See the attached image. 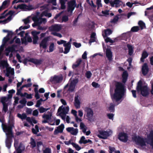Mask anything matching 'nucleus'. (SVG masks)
<instances>
[{
  "mask_svg": "<svg viewBox=\"0 0 153 153\" xmlns=\"http://www.w3.org/2000/svg\"><path fill=\"white\" fill-rule=\"evenodd\" d=\"M115 85L114 93L111 97V98L113 101L115 100L116 102H118L124 95L126 89L124 85L121 82L116 81Z\"/></svg>",
  "mask_w": 153,
  "mask_h": 153,
  "instance_id": "obj_1",
  "label": "nucleus"
},
{
  "mask_svg": "<svg viewBox=\"0 0 153 153\" xmlns=\"http://www.w3.org/2000/svg\"><path fill=\"white\" fill-rule=\"evenodd\" d=\"M136 89L138 92H140L141 94L143 97H146L149 95V90L147 86L143 85L141 80H140L138 82Z\"/></svg>",
  "mask_w": 153,
  "mask_h": 153,
  "instance_id": "obj_2",
  "label": "nucleus"
},
{
  "mask_svg": "<svg viewBox=\"0 0 153 153\" xmlns=\"http://www.w3.org/2000/svg\"><path fill=\"white\" fill-rule=\"evenodd\" d=\"M147 138L144 139L142 137L135 136L132 138L133 140L136 143L141 147L145 146L146 145V143H148L147 140Z\"/></svg>",
  "mask_w": 153,
  "mask_h": 153,
  "instance_id": "obj_3",
  "label": "nucleus"
},
{
  "mask_svg": "<svg viewBox=\"0 0 153 153\" xmlns=\"http://www.w3.org/2000/svg\"><path fill=\"white\" fill-rule=\"evenodd\" d=\"M84 110L86 113V116L87 119L88 121L91 122L93 120L94 112L93 110L89 107H85Z\"/></svg>",
  "mask_w": 153,
  "mask_h": 153,
  "instance_id": "obj_4",
  "label": "nucleus"
},
{
  "mask_svg": "<svg viewBox=\"0 0 153 153\" xmlns=\"http://www.w3.org/2000/svg\"><path fill=\"white\" fill-rule=\"evenodd\" d=\"M105 3L106 4H108L109 3L111 6L112 7H120L122 5L120 4H123V2L120 0H114L113 1L109 0H104Z\"/></svg>",
  "mask_w": 153,
  "mask_h": 153,
  "instance_id": "obj_5",
  "label": "nucleus"
},
{
  "mask_svg": "<svg viewBox=\"0 0 153 153\" xmlns=\"http://www.w3.org/2000/svg\"><path fill=\"white\" fill-rule=\"evenodd\" d=\"M31 62L36 65H40L42 63V61L41 59H38L33 58H30L29 59H28L26 58L24 59L23 61V63L25 65H26L28 62Z\"/></svg>",
  "mask_w": 153,
  "mask_h": 153,
  "instance_id": "obj_6",
  "label": "nucleus"
},
{
  "mask_svg": "<svg viewBox=\"0 0 153 153\" xmlns=\"http://www.w3.org/2000/svg\"><path fill=\"white\" fill-rule=\"evenodd\" d=\"M13 126V125L12 124H10L8 126L4 125L3 129L4 132H7L6 133L7 136H13L12 130Z\"/></svg>",
  "mask_w": 153,
  "mask_h": 153,
  "instance_id": "obj_7",
  "label": "nucleus"
},
{
  "mask_svg": "<svg viewBox=\"0 0 153 153\" xmlns=\"http://www.w3.org/2000/svg\"><path fill=\"white\" fill-rule=\"evenodd\" d=\"M76 0H71L68 2L67 11L71 14L76 7Z\"/></svg>",
  "mask_w": 153,
  "mask_h": 153,
  "instance_id": "obj_8",
  "label": "nucleus"
},
{
  "mask_svg": "<svg viewBox=\"0 0 153 153\" xmlns=\"http://www.w3.org/2000/svg\"><path fill=\"white\" fill-rule=\"evenodd\" d=\"M50 39L49 36H47L43 38L39 43L40 48H42L43 49L45 50L47 48L48 45V42Z\"/></svg>",
  "mask_w": 153,
  "mask_h": 153,
  "instance_id": "obj_9",
  "label": "nucleus"
},
{
  "mask_svg": "<svg viewBox=\"0 0 153 153\" xmlns=\"http://www.w3.org/2000/svg\"><path fill=\"white\" fill-rule=\"evenodd\" d=\"M128 136L127 133L124 132H121L118 135V138L121 141L123 142H126L128 140Z\"/></svg>",
  "mask_w": 153,
  "mask_h": 153,
  "instance_id": "obj_10",
  "label": "nucleus"
},
{
  "mask_svg": "<svg viewBox=\"0 0 153 153\" xmlns=\"http://www.w3.org/2000/svg\"><path fill=\"white\" fill-rule=\"evenodd\" d=\"M99 134H98V137L101 139H106L109 136L108 132L107 131H103L102 130H99Z\"/></svg>",
  "mask_w": 153,
  "mask_h": 153,
  "instance_id": "obj_11",
  "label": "nucleus"
},
{
  "mask_svg": "<svg viewBox=\"0 0 153 153\" xmlns=\"http://www.w3.org/2000/svg\"><path fill=\"white\" fill-rule=\"evenodd\" d=\"M147 140L148 144H149L153 148V130H151L147 135Z\"/></svg>",
  "mask_w": 153,
  "mask_h": 153,
  "instance_id": "obj_12",
  "label": "nucleus"
},
{
  "mask_svg": "<svg viewBox=\"0 0 153 153\" xmlns=\"http://www.w3.org/2000/svg\"><path fill=\"white\" fill-rule=\"evenodd\" d=\"M62 26L61 25L54 24L52 25L49 27V29L52 31H59L62 29Z\"/></svg>",
  "mask_w": 153,
  "mask_h": 153,
  "instance_id": "obj_13",
  "label": "nucleus"
},
{
  "mask_svg": "<svg viewBox=\"0 0 153 153\" xmlns=\"http://www.w3.org/2000/svg\"><path fill=\"white\" fill-rule=\"evenodd\" d=\"M106 56L109 62H110L112 60V53L110 48L106 49Z\"/></svg>",
  "mask_w": 153,
  "mask_h": 153,
  "instance_id": "obj_14",
  "label": "nucleus"
},
{
  "mask_svg": "<svg viewBox=\"0 0 153 153\" xmlns=\"http://www.w3.org/2000/svg\"><path fill=\"white\" fill-rule=\"evenodd\" d=\"M64 128V125L63 124H61L60 125L57 127V129H55L54 131V134L56 135L59 133H62Z\"/></svg>",
  "mask_w": 153,
  "mask_h": 153,
  "instance_id": "obj_15",
  "label": "nucleus"
},
{
  "mask_svg": "<svg viewBox=\"0 0 153 153\" xmlns=\"http://www.w3.org/2000/svg\"><path fill=\"white\" fill-rule=\"evenodd\" d=\"M66 130L68 132L74 135H76L78 132V129L77 128H74L73 127L67 128Z\"/></svg>",
  "mask_w": 153,
  "mask_h": 153,
  "instance_id": "obj_16",
  "label": "nucleus"
},
{
  "mask_svg": "<svg viewBox=\"0 0 153 153\" xmlns=\"http://www.w3.org/2000/svg\"><path fill=\"white\" fill-rule=\"evenodd\" d=\"M63 79L62 76H54L53 77H51L50 79V81L51 82H55L56 83H59Z\"/></svg>",
  "mask_w": 153,
  "mask_h": 153,
  "instance_id": "obj_17",
  "label": "nucleus"
},
{
  "mask_svg": "<svg viewBox=\"0 0 153 153\" xmlns=\"http://www.w3.org/2000/svg\"><path fill=\"white\" fill-rule=\"evenodd\" d=\"M142 74L144 76L146 75L149 71V68L146 63H145L142 66Z\"/></svg>",
  "mask_w": 153,
  "mask_h": 153,
  "instance_id": "obj_18",
  "label": "nucleus"
},
{
  "mask_svg": "<svg viewBox=\"0 0 153 153\" xmlns=\"http://www.w3.org/2000/svg\"><path fill=\"white\" fill-rule=\"evenodd\" d=\"M69 110V108L68 106L66 107L63 108V106L62 105L61 106L59 107L58 110V112H60L61 111H62V113L63 114L65 115L68 113V112Z\"/></svg>",
  "mask_w": 153,
  "mask_h": 153,
  "instance_id": "obj_19",
  "label": "nucleus"
},
{
  "mask_svg": "<svg viewBox=\"0 0 153 153\" xmlns=\"http://www.w3.org/2000/svg\"><path fill=\"white\" fill-rule=\"evenodd\" d=\"M13 137V136H7V138L5 141V143L6 146L8 149H10V148L12 140Z\"/></svg>",
  "mask_w": 153,
  "mask_h": 153,
  "instance_id": "obj_20",
  "label": "nucleus"
},
{
  "mask_svg": "<svg viewBox=\"0 0 153 153\" xmlns=\"http://www.w3.org/2000/svg\"><path fill=\"white\" fill-rule=\"evenodd\" d=\"M79 96L78 95H76L74 97V105L77 108L80 107V102L79 99Z\"/></svg>",
  "mask_w": 153,
  "mask_h": 153,
  "instance_id": "obj_21",
  "label": "nucleus"
},
{
  "mask_svg": "<svg viewBox=\"0 0 153 153\" xmlns=\"http://www.w3.org/2000/svg\"><path fill=\"white\" fill-rule=\"evenodd\" d=\"M6 76L7 77H9L10 74L13 75L14 74V69L13 68H11L10 67L7 68L6 69Z\"/></svg>",
  "mask_w": 153,
  "mask_h": 153,
  "instance_id": "obj_22",
  "label": "nucleus"
},
{
  "mask_svg": "<svg viewBox=\"0 0 153 153\" xmlns=\"http://www.w3.org/2000/svg\"><path fill=\"white\" fill-rule=\"evenodd\" d=\"M128 74L127 71H125L123 73L122 75V82L123 83H125L126 82L128 77Z\"/></svg>",
  "mask_w": 153,
  "mask_h": 153,
  "instance_id": "obj_23",
  "label": "nucleus"
},
{
  "mask_svg": "<svg viewBox=\"0 0 153 153\" xmlns=\"http://www.w3.org/2000/svg\"><path fill=\"white\" fill-rule=\"evenodd\" d=\"M112 30L108 28L104 30L105 34H102V35L104 38L105 39V38L107 37L108 35H110L112 34Z\"/></svg>",
  "mask_w": 153,
  "mask_h": 153,
  "instance_id": "obj_24",
  "label": "nucleus"
},
{
  "mask_svg": "<svg viewBox=\"0 0 153 153\" xmlns=\"http://www.w3.org/2000/svg\"><path fill=\"white\" fill-rule=\"evenodd\" d=\"M148 53L146 51H144L142 53V56L140 58V61L142 62H144V59L146 58L148 56Z\"/></svg>",
  "mask_w": 153,
  "mask_h": 153,
  "instance_id": "obj_25",
  "label": "nucleus"
},
{
  "mask_svg": "<svg viewBox=\"0 0 153 153\" xmlns=\"http://www.w3.org/2000/svg\"><path fill=\"white\" fill-rule=\"evenodd\" d=\"M82 60L81 59H79L76 62V64H73L72 65V68L75 69L78 67L81 64Z\"/></svg>",
  "mask_w": 153,
  "mask_h": 153,
  "instance_id": "obj_26",
  "label": "nucleus"
},
{
  "mask_svg": "<svg viewBox=\"0 0 153 153\" xmlns=\"http://www.w3.org/2000/svg\"><path fill=\"white\" fill-rule=\"evenodd\" d=\"M127 47L128 50V54L130 56H131L134 52L133 48L132 45L129 44L127 45Z\"/></svg>",
  "mask_w": 153,
  "mask_h": 153,
  "instance_id": "obj_27",
  "label": "nucleus"
},
{
  "mask_svg": "<svg viewBox=\"0 0 153 153\" xmlns=\"http://www.w3.org/2000/svg\"><path fill=\"white\" fill-rule=\"evenodd\" d=\"M63 46L65 47V51L63 53L65 54H67L69 52L71 48V45H68L66 44H64Z\"/></svg>",
  "mask_w": 153,
  "mask_h": 153,
  "instance_id": "obj_28",
  "label": "nucleus"
},
{
  "mask_svg": "<svg viewBox=\"0 0 153 153\" xmlns=\"http://www.w3.org/2000/svg\"><path fill=\"white\" fill-rule=\"evenodd\" d=\"M27 5L24 4H22L17 5V8L22 10L23 11L27 10Z\"/></svg>",
  "mask_w": 153,
  "mask_h": 153,
  "instance_id": "obj_29",
  "label": "nucleus"
},
{
  "mask_svg": "<svg viewBox=\"0 0 153 153\" xmlns=\"http://www.w3.org/2000/svg\"><path fill=\"white\" fill-rule=\"evenodd\" d=\"M48 113H49V114H44L42 116V117L47 120L51 119L52 116V113L51 112L48 111Z\"/></svg>",
  "mask_w": 153,
  "mask_h": 153,
  "instance_id": "obj_30",
  "label": "nucleus"
},
{
  "mask_svg": "<svg viewBox=\"0 0 153 153\" xmlns=\"http://www.w3.org/2000/svg\"><path fill=\"white\" fill-rule=\"evenodd\" d=\"M15 45H13L11 46L8 47L5 49V51H8L9 52H13L15 50Z\"/></svg>",
  "mask_w": 153,
  "mask_h": 153,
  "instance_id": "obj_31",
  "label": "nucleus"
},
{
  "mask_svg": "<svg viewBox=\"0 0 153 153\" xmlns=\"http://www.w3.org/2000/svg\"><path fill=\"white\" fill-rule=\"evenodd\" d=\"M33 36V44H37V42L39 40V37L38 36H36L33 34H31Z\"/></svg>",
  "mask_w": 153,
  "mask_h": 153,
  "instance_id": "obj_32",
  "label": "nucleus"
},
{
  "mask_svg": "<svg viewBox=\"0 0 153 153\" xmlns=\"http://www.w3.org/2000/svg\"><path fill=\"white\" fill-rule=\"evenodd\" d=\"M30 144L32 148H34L36 146V144L35 141L34 139L31 137L30 139Z\"/></svg>",
  "mask_w": 153,
  "mask_h": 153,
  "instance_id": "obj_33",
  "label": "nucleus"
},
{
  "mask_svg": "<svg viewBox=\"0 0 153 153\" xmlns=\"http://www.w3.org/2000/svg\"><path fill=\"white\" fill-rule=\"evenodd\" d=\"M138 24L141 30L146 28L145 23L141 20L139 21Z\"/></svg>",
  "mask_w": 153,
  "mask_h": 153,
  "instance_id": "obj_34",
  "label": "nucleus"
},
{
  "mask_svg": "<svg viewBox=\"0 0 153 153\" xmlns=\"http://www.w3.org/2000/svg\"><path fill=\"white\" fill-rule=\"evenodd\" d=\"M10 39L7 36L4 37L3 40V43L1 45V46L4 47L7 42L10 40Z\"/></svg>",
  "mask_w": 153,
  "mask_h": 153,
  "instance_id": "obj_35",
  "label": "nucleus"
},
{
  "mask_svg": "<svg viewBox=\"0 0 153 153\" xmlns=\"http://www.w3.org/2000/svg\"><path fill=\"white\" fill-rule=\"evenodd\" d=\"M115 105L112 104H111L110 106L108 107V109L110 112H114V107Z\"/></svg>",
  "mask_w": 153,
  "mask_h": 153,
  "instance_id": "obj_36",
  "label": "nucleus"
},
{
  "mask_svg": "<svg viewBox=\"0 0 153 153\" xmlns=\"http://www.w3.org/2000/svg\"><path fill=\"white\" fill-rule=\"evenodd\" d=\"M17 116L22 120L25 119L27 117L26 114L24 113H23L22 114L18 113L17 114Z\"/></svg>",
  "mask_w": 153,
  "mask_h": 153,
  "instance_id": "obj_37",
  "label": "nucleus"
},
{
  "mask_svg": "<svg viewBox=\"0 0 153 153\" xmlns=\"http://www.w3.org/2000/svg\"><path fill=\"white\" fill-rule=\"evenodd\" d=\"M54 44L53 43H51L50 44L49 47V52H53L54 50ZM47 52H48V51Z\"/></svg>",
  "mask_w": 153,
  "mask_h": 153,
  "instance_id": "obj_38",
  "label": "nucleus"
},
{
  "mask_svg": "<svg viewBox=\"0 0 153 153\" xmlns=\"http://www.w3.org/2000/svg\"><path fill=\"white\" fill-rule=\"evenodd\" d=\"M71 144L75 148L76 150L78 151H79L81 149V148L77 144L73 142L71 143Z\"/></svg>",
  "mask_w": 153,
  "mask_h": 153,
  "instance_id": "obj_39",
  "label": "nucleus"
},
{
  "mask_svg": "<svg viewBox=\"0 0 153 153\" xmlns=\"http://www.w3.org/2000/svg\"><path fill=\"white\" fill-rule=\"evenodd\" d=\"M105 41L106 43H108V42H109L111 43H113L114 42H115V41L111 39L109 37H106L105 38Z\"/></svg>",
  "mask_w": 153,
  "mask_h": 153,
  "instance_id": "obj_40",
  "label": "nucleus"
},
{
  "mask_svg": "<svg viewBox=\"0 0 153 153\" xmlns=\"http://www.w3.org/2000/svg\"><path fill=\"white\" fill-rule=\"evenodd\" d=\"M50 108H45L42 107H40L39 109V111L40 113H43L50 109Z\"/></svg>",
  "mask_w": 153,
  "mask_h": 153,
  "instance_id": "obj_41",
  "label": "nucleus"
},
{
  "mask_svg": "<svg viewBox=\"0 0 153 153\" xmlns=\"http://www.w3.org/2000/svg\"><path fill=\"white\" fill-rule=\"evenodd\" d=\"M92 75V74L90 71H88L85 73V76L87 79H90Z\"/></svg>",
  "mask_w": 153,
  "mask_h": 153,
  "instance_id": "obj_42",
  "label": "nucleus"
},
{
  "mask_svg": "<svg viewBox=\"0 0 153 153\" xmlns=\"http://www.w3.org/2000/svg\"><path fill=\"white\" fill-rule=\"evenodd\" d=\"M139 27L138 26H134L131 29V31L132 32H136L139 30Z\"/></svg>",
  "mask_w": 153,
  "mask_h": 153,
  "instance_id": "obj_43",
  "label": "nucleus"
},
{
  "mask_svg": "<svg viewBox=\"0 0 153 153\" xmlns=\"http://www.w3.org/2000/svg\"><path fill=\"white\" fill-rule=\"evenodd\" d=\"M42 14L45 16L50 17L52 16V14L51 13H48L47 11H44L42 12Z\"/></svg>",
  "mask_w": 153,
  "mask_h": 153,
  "instance_id": "obj_44",
  "label": "nucleus"
},
{
  "mask_svg": "<svg viewBox=\"0 0 153 153\" xmlns=\"http://www.w3.org/2000/svg\"><path fill=\"white\" fill-rule=\"evenodd\" d=\"M21 42L22 44H24L25 45H27V44L26 36L25 37L21 38Z\"/></svg>",
  "mask_w": 153,
  "mask_h": 153,
  "instance_id": "obj_45",
  "label": "nucleus"
},
{
  "mask_svg": "<svg viewBox=\"0 0 153 153\" xmlns=\"http://www.w3.org/2000/svg\"><path fill=\"white\" fill-rule=\"evenodd\" d=\"M7 10L4 11V12L2 13L0 16V19H4L5 18L6 16H7V13L5 14L6 12H7Z\"/></svg>",
  "mask_w": 153,
  "mask_h": 153,
  "instance_id": "obj_46",
  "label": "nucleus"
},
{
  "mask_svg": "<svg viewBox=\"0 0 153 153\" xmlns=\"http://www.w3.org/2000/svg\"><path fill=\"white\" fill-rule=\"evenodd\" d=\"M27 101L25 98H23L22 100H20L19 102L23 105V106H25L27 103Z\"/></svg>",
  "mask_w": 153,
  "mask_h": 153,
  "instance_id": "obj_47",
  "label": "nucleus"
},
{
  "mask_svg": "<svg viewBox=\"0 0 153 153\" xmlns=\"http://www.w3.org/2000/svg\"><path fill=\"white\" fill-rule=\"evenodd\" d=\"M47 2L48 3H52L54 6L56 5V0H48Z\"/></svg>",
  "mask_w": 153,
  "mask_h": 153,
  "instance_id": "obj_48",
  "label": "nucleus"
},
{
  "mask_svg": "<svg viewBox=\"0 0 153 153\" xmlns=\"http://www.w3.org/2000/svg\"><path fill=\"white\" fill-rule=\"evenodd\" d=\"M92 85L95 88H99L100 86V85L94 82H93L92 83Z\"/></svg>",
  "mask_w": 153,
  "mask_h": 153,
  "instance_id": "obj_49",
  "label": "nucleus"
},
{
  "mask_svg": "<svg viewBox=\"0 0 153 153\" xmlns=\"http://www.w3.org/2000/svg\"><path fill=\"white\" fill-rule=\"evenodd\" d=\"M114 114L112 113H109L107 114V116L109 119L113 120Z\"/></svg>",
  "mask_w": 153,
  "mask_h": 153,
  "instance_id": "obj_50",
  "label": "nucleus"
},
{
  "mask_svg": "<svg viewBox=\"0 0 153 153\" xmlns=\"http://www.w3.org/2000/svg\"><path fill=\"white\" fill-rule=\"evenodd\" d=\"M32 85V84L31 83H27V84L24 85L21 87V89H22L25 87H26L27 88L30 87Z\"/></svg>",
  "mask_w": 153,
  "mask_h": 153,
  "instance_id": "obj_51",
  "label": "nucleus"
},
{
  "mask_svg": "<svg viewBox=\"0 0 153 153\" xmlns=\"http://www.w3.org/2000/svg\"><path fill=\"white\" fill-rule=\"evenodd\" d=\"M3 110L5 112H6L8 110V105L7 104H3Z\"/></svg>",
  "mask_w": 153,
  "mask_h": 153,
  "instance_id": "obj_52",
  "label": "nucleus"
},
{
  "mask_svg": "<svg viewBox=\"0 0 153 153\" xmlns=\"http://www.w3.org/2000/svg\"><path fill=\"white\" fill-rule=\"evenodd\" d=\"M7 100V98L6 97H3L1 98V102L3 104H6L5 102Z\"/></svg>",
  "mask_w": 153,
  "mask_h": 153,
  "instance_id": "obj_53",
  "label": "nucleus"
},
{
  "mask_svg": "<svg viewBox=\"0 0 153 153\" xmlns=\"http://www.w3.org/2000/svg\"><path fill=\"white\" fill-rule=\"evenodd\" d=\"M77 82L76 80H74L71 82L70 85H72V86L75 88L76 84Z\"/></svg>",
  "mask_w": 153,
  "mask_h": 153,
  "instance_id": "obj_54",
  "label": "nucleus"
},
{
  "mask_svg": "<svg viewBox=\"0 0 153 153\" xmlns=\"http://www.w3.org/2000/svg\"><path fill=\"white\" fill-rule=\"evenodd\" d=\"M11 20V16H9L7 19L3 20H2V23L5 24L7 23V21H10Z\"/></svg>",
  "mask_w": 153,
  "mask_h": 153,
  "instance_id": "obj_55",
  "label": "nucleus"
},
{
  "mask_svg": "<svg viewBox=\"0 0 153 153\" xmlns=\"http://www.w3.org/2000/svg\"><path fill=\"white\" fill-rule=\"evenodd\" d=\"M96 4L98 7L97 9L100 7H102V4L101 3V0H97Z\"/></svg>",
  "mask_w": 153,
  "mask_h": 153,
  "instance_id": "obj_56",
  "label": "nucleus"
},
{
  "mask_svg": "<svg viewBox=\"0 0 153 153\" xmlns=\"http://www.w3.org/2000/svg\"><path fill=\"white\" fill-rule=\"evenodd\" d=\"M118 17L116 16L113 18L112 20L111 21V22L115 23L118 21Z\"/></svg>",
  "mask_w": 153,
  "mask_h": 153,
  "instance_id": "obj_57",
  "label": "nucleus"
},
{
  "mask_svg": "<svg viewBox=\"0 0 153 153\" xmlns=\"http://www.w3.org/2000/svg\"><path fill=\"white\" fill-rule=\"evenodd\" d=\"M57 43L59 45L62 44H66V41L62 40H61L60 41H58L57 42Z\"/></svg>",
  "mask_w": 153,
  "mask_h": 153,
  "instance_id": "obj_58",
  "label": "nucleus"
},
{
  "mask_svg": "<svg viewBox=\"0 0 153 153\" xmlns=\"http://www.w3.org/2000/svg\"><path fill=\"white\" fill-rule=\"evenodd\" d=\"M52 34L55 36H56L60 38L62 37V35L60 33H57L56 32H53L52 33Z\"/></svg>",
  "mask_w": 153,
  "mask_h": 153,
  "instance_id": "obj_59",
  "label": "nucleus"
},
{
  "mask_svg": "<svg viewBox=\"0 0 153 153\" xmlns=\"http://www.w3.org/2000/svg\"><path fill=\"white\" fill-rule=\"evenodd\" d=\"M40 17H38L37 16H35L33 17L32 20L34 22H37L39 21V19Z\"/></svg>",
  "mask_w": 153,
  "mask_h": 153,
  "instance_id": "obj_60",
  "label": "nucleus"
},
{
  "mask_svg": "<svg viewBox=\"0 0 153 153\" xmlns=\"http://www.w3.org/2000/svg\"><path fill=\"white\" fill-rule=\"evenodd\" d=\"M43 153H51V150L50 149L46 148L43 151Z\"/></svg>",
  "mask_w": 153,
  "mask_h": 153,
  "instance_id": "obj_61",
  "label": "nucleus"
},
{
  "mask_svg": "<svg viewBox=\"0 0 153 153\" xmlns=\"http://www.w3.org/2000/svg\"><path fill=\"white\" fill-rule=\"evenodd\" d=\"M24 0H14L12 2V4H13L15 3L18 2H24Z\"/></svg>",
  "mask_w": 153,
  "mask_h": 153,
  "instance_id": "obj_62",
  "label": "nucleus"
},
{
  "mask_svg": "<svg viewBox=\"0 0 153 153\" xmlns=\"http://www.w3.org/2000/svg\"><path fill=\"white\" fill-rule=\"evenodd\" d=\"M73 45L76 48H79L81 46V43L76 42H74L73 43Z\"/></svg>",
  "mask_w": 153,
  "mask_h": 153,
  "instance_id": "obj_63",
  "label": "nucleus"
},
{
  "mask_svg": "<svg viewBox=\"0 0 153 153\" xmlns=\"http://www.w3.org/2000/svg\"><path fill=\"white\" fill-rule=\"evenodd\" d=\"M75 88L74 87L72 86V85H70L68 89V91L71 92H73L74 91Z\"/></svg>",
  "mask_w": 153,
  "mask_h": 153,
  "instance_id": "obj_64",
  "label": "nucleus"
}]
</instances>
